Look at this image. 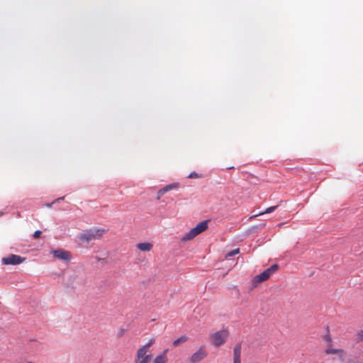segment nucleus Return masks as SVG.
Listing matches in <instances>:
<instances>
[{
  "mask_svg": "<svg viewBox=\"0 0 363 363\" xmlns=\"http://www.w3.org/2000/svg\"><path fill=\"white\" fill-rule=\"evenodd\" d=\"M188 340V337L186 335H182L180 337L177 338L172 342V345L174 347H177L181 343H184Z\"/></svg>",
  "mask_w": 363,
  "mask_h": 363,
  "instance_id": "ddd939ff",
  "label": "nucleus"
},
{
  "mask_svg": "<svg viewBox=\"0 0 363 363\" xmlns=\"http://www.w3.org/2000/svg\"><path fill=\"white\" fill-rule=\"evenodd\" d=\"M42 232L40 230H36L34 234H33V238L35 239H37L38 238H40V235H41Z\"/></svg>",
  "mask_w": 363,
  "mask_h": 363,
  "instance_id": "a211bd4d",
  "label": "nucleus"
},
{
  "mask_svg": "<svg viewBox=\"0 0 363 363\" xmlns=\"http://www.w3.org/2000/svg\"><path fill=\"white\" fill-rule=\"evenodd\" d=\"M104 233L105 230L103 228H92L82 233L79 236V240L81 241L89 242L92 240L101 239Z\"/></svg>",
  "mask_w": 363,
  "mask_h": 363,
  "instance_id": "7ed1b4c3",
  "label": "nucleus"
},
{
  "mask_svg": "<svg viewBox=\"0 0 363 363\" xmlns=\"http://www.w3.org/2000/svg\"><path fill=\"white\" fill-rule=\"evenodd\" d=\"M241 345H237L233 350V362L241 363Z\"/></svg>",
  "mask_w": 363,
  "mask_h": 363,
  "instance_id": "9d476101",
  "label": "nucleus"
},
{
  "mask_svg": "<svg viewBox=\"0 0 363 363\" xmlns=\"http://www.w3.org/2000/svg\"><path fill=\"white\" fill-rule=\"evenodd\" d=\"M206 356L207 352L203 347H201L189 357V361L191 363H197L203 359Z\"/></svg>",
  "mask_w": 363,
  "mask_h": 363,
  "instance_id": "0eeeda50",
  "label": "nucleus"
},
{
  "mask_svg": "<svg viewBox=\"0 0 363 363\" xmlns=\"http://www.w3.org/2000/svg\"><path fill=\"white\" fill-rule=\"evenodd\" d=\"M52 253H53L54 257L59 259L69 260L71 258L69 252L62 250V249L54 250L52 252Z\"/></svg>",
  "mask_w": 363,
  "mask_h": 363,
  "instance_id": "1a4fd4ad",
  "label": "nucleus"
},
{
  "mask_svg": "<svg viewBox=\"0 0 363 363\" xmlns=\"http://www.w3.org/2000/svg\"><path fill=\"white\" fill-rule=\"evenodd\" d=\"M240 252L239 248L234 249L226 254L225 259H228L230 257H233L235 255H238Z\"/></svg>",
  "mask_w": 363,
  "mask_h": 363,
  "instance_id": "dca6fc26",
  "label": "nucleus"
},
{
  "mask_svg": "<svg viewBox=\"0 0 363 363\" xmlns=\"http://www.w3.org/2000/svg\"><path fill=\"white\" fill-rule=\"evenodd\" d=\"M208 220H203L198 223L182 238V241H188L194 239L208 228Z\"/></svg>",
  "mask_w": 363,
  "mask_h": 363,
  "instance_id": "f03ea898",
  "label": "nucleus"
},
{
  "mask_svg": "<svg viewBox=\"0 0 363 363\" xmlns=\"http://www.w3.org/2000/svg\"><path fill=\"white\" fill-rule=\"evenodd\" d=\"M279 269V266L277 264L272 265L270 267L265 269L264 272L257 275L254 278L255 283H260L267 280L275 272Z\"/></svg>",
  "mask_w": 363,
  "mask_h": 363,
  "instance_id": "39448f33",
  "label": "nucleus"
},
{
  "mask_svg": "<svg viewBox=\"0 0 363 363\" xmlns=\"http://www.w3.org/2000/svg\"><path fill=\"white\" fill-rule=\"evenodd\" d=\"M166 352L167 350L153 359L152 352H146L144 350H138L134 359V363H167L168 358Z\"/></svg>",
  "mask_w": 363,
  "mask_h": 363,
  "instance_id": "f257e3e1",
  "label": "nucleus"
},
{
  "mask_svg": "<svg viewBox=\"0 0 363 363\" xmlns=\"http://www.w3.org/2000/svg\"><path fill=\"white\" fill-rule=\"evenodd\" d=\"M229 334L228 329H222L213 333L210 335L211 343L216 347H219L226 342Z\"/></svg>",
  "mask_w": 363,
  "mask_h": 363,
  "instance_id": "20e7f679",
  "label": "nucleus"
},
{
  "mask_svg": "<svg viewBox=\"0 0 363 363\" xmlns=\"http://www.w3.org/2000/svg\"><path fill=\"white\" fill-rule=\"evenodd\" d=\"M179 186H180L179 183L174 182V183L168 184V185L165 186L164 187L160 189L157 193V199H160L165 193H167L169 191L174 190V189H177L179 188Z\"/></svg>",
  "mask_w": 363,
  "mask_h": 363,
  "instance_id": "6e6552de",
  "label": "nucleus"
},
{
  "mask_svg": "<svg viewBox=\"0 0 363 363\" xmlns=\"http://www.w3.org/2000/svg\"><path fill=\"white\" fill-rule=\"evenodd\" d=\"M325 354H336L342 358L345 356V352L342 349H334V348L329 347L325 350Z\"/></svg>",
  "mask_w": 363,
  "mask_h": 363,
  "instance_id": "9b49d317",
  "label": "nucleus"
},
{
  "mask_svg": "<svg viewBox=\"0 0 363 363\" xmlns=\"http://www.w3.org/2000/svg\"><path fill=\"white\" fill-rule=\"evenodd\" d=\"M154 342L155 339L152 338L149 340V342L147 344L140 347L138 350H145L146 352H151L150 350V347Z\"/></svg>",
  "mask_w": 363,
  "mask_h": 363,
  "instance_id": "4468645a",
  "label": "nucleus"
},
{
  "mask_svg": "<svg viewBox=\"0 0 363 363\" xmlns=\"http://www.w3.org/2000/svg\"><path fill=\"white\" fill-rule=\"evenodd\" d=\"M26 259L25 257H22L17 255H9L8 257H3L1 259V262L3 264L8 265V264H19L22 263Z\"/></svg>",
  "mask_w": 363,
  "mask_h": 363,
  "instance_id": "423d86ee",
  "label": "nucleus"
},
{
  "mask_svg": "<svg viewBox=\"0 0 363 363\" xmlns=\"http://www.w3.org/2000/svg\"><path fill=\"white\" fill-rule=\"evenodd\" d=\"M358 337H359L360 340H363V330H361L358 333Z\"/></svg>",
  "mask_w": 363,
  "mask_h": 363,
  "instance_id": "6ab92c4d",
  "label": "nucleus"
},
{
  "mask_svg": "<svg viewBox=\"0 0 363 363\" xmlns=\"http://www.w3.org/2000/svg\"><path fill=\"white\" fill-rule=\"evenodd\" d=\"M325 339L327 341H328V342H331V338H330V336H325Z\"/></svg>",
  "mask_w": 363,
  "mask_h": 363,
  "instance_id": "aec40b11",
  "label": "nucleus"
},
{
  "mask_svg": "<svg viewBox=\"0 0 363 363\" xmlns=\"http://www.w3.org/2000/svg\"><path fill=\"white\" fill-rule=\"evenodd\" d=\"M277 206H270V207L267 208L264 211L259 212V213L255 214L254 216V217L262 216V215H264L265 213H272L273 211H274L277 209Z\"/></svg>",
  "mask_w": 363,
  "mask_h": 363,
  "instance_id": "2eb2a0df",
  "label": "nucleus"
},
{
  "mask_svg": "<svg viewBox=\"0 0 363 363\" xmlns=\"http://www.w3.org/2000/svg\"><path fill=\"white\" fill-rule=\"evenodd\" d=\"M152 244L150 242H141L136 245V247L143 252H150L152 249Z\"/></svg>",
  "mask_w": 363,
  "mask_h": 363,
  "instance_id": "f8f14e48",
  "label": "nucleus"
},
{
  "mask_svg": "<svg viewBox=\"0 0 363 363\" xmlns=\"http://www.w3.org/2000/svg\"><path fill=\"white\" fill-rule=\"evenodd\" d=\"M189 178H191V179H194V178H200L201 177V175L199 174L198 173L195 172H191V174H189V175L188 176Z\"/></svg>",
  "mask_w": 363,
  "mask_h": 363,
  "instance_id": "f3484780",
  "label": "nucleus"
}]
</instances>
